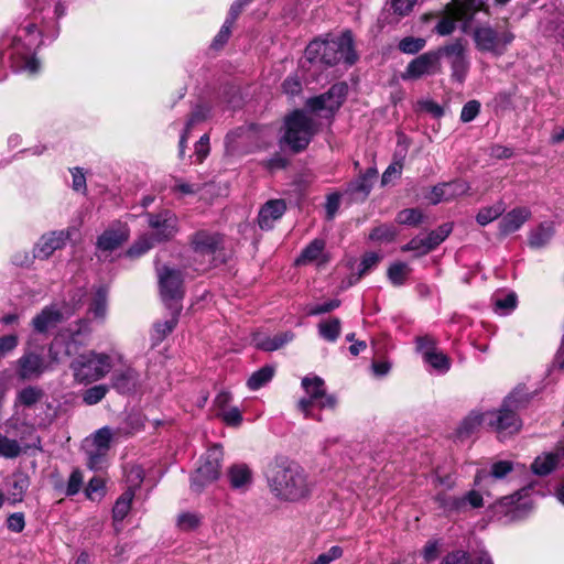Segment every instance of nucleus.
<instances>
[{"label": "nucleus", "mask_w": 564, "mask_h": 564, "mask_svg": "<svg viewBox=\"0 0 564 564\" xmlns=\"http://www.w3.org/2000/svg\"><path fill=\"white\" fill-rule=\"evenodd\" d=\"M25 2L31 13L18 28L12 40H3L2 46L7 52L1 55V61L7 56L15 72L33 75L40 69L35 51L46 40L53 41L57 37L58 20L64 15L65 8L59 0H25Z\"/></svg>", "instance_id": "nucleus-1"}, {"label": "nucleus", "mask_w": 564, "mask_h": 564, "mask_svg": "<svg viewBox=\"0 0 564 564\" xmlns=\"http://www.w3.org/2000/svg\"><path fill=\"white\" fill-rule=\"evenodd\" d=\"M272 495L282 501L297 502L307 498L312 482L305 470L295 463H275L267 471Z\"/></svg>", "instance_id": "nucleus-2"}, {"label": "nucleus", "mask_w": 564, "mask_h": 564, "mask_svg": "<svg viewBox=\"0 0 564 564\" xmlns=\"http://www.w3.org/2000/svg\"><path fill=\"white\" fill-rule=\"evenodd\" d=\"M306 58L312 63L333 66L340 62L352 65L357 61L354 40L350 31H345L338 37L314 40L305 50Z\"/></svg>", "instance_id": "nucleus-3"}, {"label": "nucleus", "mask_w": 564, "mask_h": 564, "mask_svg": "<svg viewBox=\"0 0 564 564\" xmlns=\"http://www.w3.org/2000/svg\"><path fill=\"white\" fill-rule=\"evenodd\" d=\"M121 356L117 352L106 354L89 350L79 355L72 364L70 369L75 381L78 383H91L105 378L120 361Z\"/></svg>", "instance_id": "nucleus-4"}, {"label": "nucleus", "mask_w": 564, "mask_h": 564, "mask_svg": "<svg viewBox=\"0 0 564 564\" xmlns=\"http://www.w3.org/2000/svg\"><path fill=\"white\" fill-rule=\"evenodd\" d=\"M474 13V0H453L442 11L423 14L422 20H435L434 31L445 36L452 34L456 25L466 32Z\"/></svg>", "instance_id": "nucleus-5"}, {"label": "nucleus", "mask_w": 564, "mask_h": 564, "mask_svg": "<svg viewBox=\"0 0 564 564\" xmlns=\"http://www.w3.org/2000/svg\"><path fill=\"white\" fill-rule=\"evenodd\" d=\"M302 387L305 395L297 402V410L305 419L319 421V415L314 413V409H334L336 399L326 393L325 384L322 378L317 376H307L302 379Z\"/></svg>", "instance_id": "nucleus-6"}, {"label": "nucleus", "mask_w": 564, "mask_h": 564, "mask_svg": "<svg viewBox=\"0 0 564 564\" xmlns=\"http://www.w3.org/2000/svg\"><path fill=\"white\" fill-rule=\"evenodd\" d=\"M59 340L55 339L48 349L50 361L41 354L33 350H25L15 361V372L21 380H35L43 373L53 369V365L59 362L57 348Z\"/></svg>", "instance_id": "nucleus-7"}, {"label": "nucleus", "mask_w": 564, "mask_h": 564, "mask_svg": "<svg viewBox=\"0 0 564 564\" xmlns=\"http://www.w3.org/2000/svg\"><path fill=\"white\" fill-rule=\"evenodd\" d=\"M283 141L295 152L305 149L316 132L313 119L302 110L285 118Z\"/></svg>", "instance_id": "nucleus-8"}, {"label": "nucleus", "mask_w": 564, "mask_h": 564, "mask_svg": "<svg viewBox=\"0 0 564 564\" xmlns=\"http://www.w3.org/2000/svg\"><path fill=\"white\" fill-rule=\"evenodd\" d=\"M473 39L478 51L501 56L514 40V35L507 26L481 25L474 30Z\"/></svg>", "instance_id": "nucleus-9"}, {"label": "nucleus", "mask_w": 564, "mask_h": 564, "mask_svg": "<svg viewBox=\"0 0 564 564\" xmlns=\"http://www.w3.org/2000/svg\"><path fill=\"white\" fill-rule=\"evenodd\" d=\"M518 400L513 395L507 397L498 410L487 411V426L505 437L514 434L521 429V421L517 414Z\"/></svg>", "instance_id": "nucleus-10"}, {"label": "nucleus", "mask_w": 564, "mask_h": 564, "mask_svg": "<svg viewBox=\"0 0 564 564\" xmlns=\"http://www.w3.org/2000/svg\"><path fill=\"white\" fill-rule=\"evenodd\" d=\"M159 290L162 301L169 308L180 306L184 296V279L180 270L163 265L156 269Z\"/></svg>", "instance_id": "nucleus-11"}, {"label": "nucleus", "mask_w": 564, "mask_h": 564, "mask_svg": "<svg viewBox=\"0 0 564 564\" xmlns=\"http://www.w3.org/2000/svg\"><path fill=\"white\" fill-rule=\"evenodd\" d=\"M221 458L223 451L219 445H214L206 452L192 476L191 487L194 491L200 492L206 486L218 479Z\"/></svg>", "instance_id": "nucleus-12"}, {"label": "nucleus", "mask_w": 564, "mask_h": 564, "mask_svg": "<svg viewBox=\"0 0 564 564\" xmlns=\"http://www.w3.org/2000/svg\"><path fill=\"white\" fill-rule=\"evenodd\" d=\"M111 440L112 432L109 427H101L91 437L85 440L84 448L90 469L98 470L105 466Z\"/></svg>", "instance_id": "nucleus-13"}, {"label": "nucleus", "mask_w": 564, "mask_h": 564, "mask_svg": "<svg viewBox=\"0 0 564 564\" xmlns=\"http://www.w3.org/2000/svg\"><path fill=\"white\" fill-rule=\"evenodd\" d=\"M441 47L429 51L412 59L402 74L404 80L419 79L441 72Z\"/></svg>", "instance_id": "nucleus-14"}, {"label": "nucleus", "mask_w": 564, "mask_h": 564, "mask_svg": "<svg viewBox=\"0 0 564 564\" xmlns=\"http://www.w3.org/2000/svg\"><path fill=\"white\" fill-rule=\"evenodd\" d=\"M347 90L348 87L345 83L335 84L327 93L308 99L306 106L314 112L323 113L324 116L333 115L344 102Z\"/></svg>", "instance_id": "nucleus-15"}, {"label": "nucleus", "mask_w": 564, "mask_h": 564, "mask_svg": "<svg viewBox=\"0 0 564 564\" xmlns=\"http://www.w3.org/2000/svg\"><path fill=\"white\" fill-rule=\"evenodd\" d=\"M447 57L451 68L452 77L463 83L469 69V61L466 56L465 45L460 40L441 47V58Z\"/></svg>", "instance_id": "nucleus-16"}, {"label": "nucleus", "mask_w": 564, "mask_h": 564, "mask_svg": "<svg viewBox=\"0 0 564 564\" xmlns=\"http://www.w3.org/2000/svg\"><path fill=\"white\" fill-rule=\"evenodd\" d=\"M416 343L424 362L434 371L437 373H446L451 369V359L435 347V341L432 337H420Z\"/></svg>", "instance_id": "nucleus-17"}, {"label": "nucleus", "mask_w": 564, "mask_h": 564, "mask_svg": "<svg viewBox=\"0 0 564 564\" xmlns=\"http://www.w3.org/2000/svg\"><path fill=\"white\" fill-rule=\"evenodd\" d=\"M148 223L158 242L171 239L177 232L178 219L171 210L148 214Z\"/></svg>", "instance_id": "nucleus-18"}, {"label": "nucleus", "mask_w": 564, "mask_h": 564, "mask_svg": "<svg viewBox=\"0 0 564 564\" xmlns=\"http://www.w3.org/2000/svg\"><path fill=\"white\" fill-rule=\"evenodd\" d=\"M75 231V228H67L43 235L34 247V257L47 259L55 250L63 248Z\"/></svg>", "instance_id": "nucleus-19"}, {"label": "nucleus", "mask_w": 564, "mask_h": 564, "mask_svg": "<svg viewBox=\"0 0 564 564\" xmlns=\"http://www.w3.org/2000/svg\"><path fill=\"white\" fill-rule=\"evenodd\" d=\"M435 500L446 511H463L470 508H480L484 505L482 495L478 490H470L462 497H449L443 494H438Z\"/></svg>", "instance_id": "nucleus-20"}, {"label": "nucleus", "mask_w": 564, "mask_h": 564, "mask_svg": "<svg viewBox=\"0 0 564 564\" xmlns=\"http://www.w3.org/2000/svg\"><path fill=\"white\" fill-rule=\"evenodd\" d=\"M451 231L452 226L449 224H444L425 237L413 238L405 246L404 250L417 251L421 254L427 253L443 242Z\"/></svg>", "instance_id": "nucleus-21"}, {"label": "nucleus", "mask_w": 564, "mask_h": 564, "mask_svg": "<svg viewBox=\"0 0 564 564\" xmlns=\"http://www.w3.org/2000/svg\"><path fill=\"white\" fill-rule=\"evenodd\" d=\"M221 245V237L208 230H198L191 238L193 251L202 257H213Z\"/></svg>", "instance_id": "nucleus-22"}, {"label": "nucleus", "mask_w": 564, "mask_h": 564, "mask_svg": "<svg viewBox=\"0 0 564 564\" xmlns=\"http://www.w3.org/2000/svg\"><path fill=\"white\" fill-rule=\"evenodd\" d=\"M129 237L127 225L117 223L110 226L98 238L97 248L101 252H110L121 246Z\"/></svg>", "instance_id": "nucleus-23"}, {"label": "nucleus", "mask_w": 564, "mask_h": 564, "mask_svg": "<svg viewBox=\"0 0 564 564\" xmlns=\"http://www.w3.org/2000/svg\"><path fill=\"white\" fill-rule=\"evenodd\" d=\"M329 261V256L325 251V241L323 239H314L307 245L296 258V265L314 264L322 267Z\"/></svg>", "instance_id": "nucleus-24"}, {"label": "nucleus", "mask_w": 564, "mask_h": 564, "mask_svg": "<svg viewBox=\"0 0 564 564\" xmlns=\"http://www.w3.org/2000/svg\"><path fill=\"white\" fill-rule=\"evenodd\" d=\"M532 216L530 208L516 207L505 214L499 221V232L502 236H508L518 231Z\"/></svg>", "instance_id": "nucleus-25"}, {"label": "nucleus", "mask_w": 564, "mask_h": 564, "mask_svg": "<svg viewBox=\"0 0 564 564\" xmlns=\"http://www.w3.org/2000/svg\"><path fill=\"white\" fill-rule=\"evenodd\" d=\"M564 463V446L554 452L543 453L531 465L532 471L538 476H545Z\"/></svg>", "instance_id": "nucleus-26"}, {"label": "nucleus", "mask_w": 564, "mask_h": 564, "mask_svg": "<svg viewBox=\"0 0 564 564\" xmlns=\"http://www.w3.org/2000/svg\"><path fill=\"white\" fill-rule=\"evenodd\" d=\"M513 469L509 460H499L492 464L490 471L481 470L475 477V485L480 489L492 486L496 480L505 478Z\"/></svg>", "instance_id": "nucleus-27"}, {"label": "nucleus", "mask_w": 564, "mask_h": 564, "mask_svg": "<svg viewBox=\"0 0 564 564\" xmlns=\"http://www.w3.org/2000/svg\"><path fill=\"white\" fill-rule=\"evenodd\" d=\"M286 209L282 199L267 202L259 212L258 223L261 229H271L274 221L280 219Z\"/></svg>", "instance_id": "nucleus-28"}, {"label": "nucleus", "mask_w": 564, "mask_h": 564, "mask_svg": "<svg viewBox=\"0 0 564 564\" xmlns=\"http://www.w3.org/2000/svg\"><path fill=\"white\" fill-rule=\"evenodd\" d=\"M63 318L64 313L55 305L46 306L32 319V326L36 332L45 333L56 327Z\"/></svg>", "instance_id": "nucleus-29"}, {"label": "nucleus", "mask_w": 564, "mask_h": 564, "mask_svg": "<svg viewBox=\"0 0 564 564\" xmlns=\"http://www.w3.org/2000/svg\"><path fill=\"white\" fill-rule=\"evenodd\" d=\"M555 234V225L553 221H543L535 228L531 229L528 236L529 246L533 249L545 247Z\"/></svg>", "instance_id": "nucleus-30"}, {"label": "nucleus", "mask_w": 564, "mask_h": 564, "mask_svg": "<svg viewBox=\"0 0 564 564\" xmlns=\"http://www.w3.org/2000/svg\"><path fill=\"white\" fill-rule=\"evenodd\" d=\"M481 426H487L486 412H470L459 424L457 429V436L460 440L471 436Z\"/></svg>", "instance_id": "nucleus-31"}, {"label": "nucleus", "mask_w": 564, "mask_h": 564, "mask_svg": "<svg viewBox=\"0 0 564 564\" xmlns=\"http://www.w3.org/2000/svg\"><path fill=\"white\" fill-rule=\"evenodd\" d=\"M228 478L231 488L246 491L252 482V473L245 464H236L230 467Z\"/></svg>", "instance_id": "nucleus-32"}, {"label": "nucleus", "mask_w": 564, "mask_h": 564, "mask_svg": "<svg viewBox=\"0 0 564 564\" xmlns=\"http://www.w3.org/2000/svg\"><path fill=\"white\" fill-rule=\"evenodd\" d=\"M492 303L497 314L508 315L516 310L518 296L514 292L496 293L492 297Z\"/></svg>", "instance_id": "nucleus-33"}, {"label": "nucleus", "mask_w": 564, "mask_h": 564, "mask_svg": "<svg viewBox=\"0 0 564 564\" xmlns=\"http://www.w3.org/2000/svg\"><path fill=\"white\" fill-rule=\"evenodd\" d=\"M135 382V372L130 367L116 371L112 377V387L119 392H128Z\"/></svg>", "instance_id": "nucleus-34"}, {"label": "nucleus", "mask_w": 564, "mask_h": 564, "mask_svg": "<svg viewBox=\"0 0 564 564\" xmlns=\"http://www.w3.org/2000/svg\"><path fill=\"white\" fill-rule=\"evenodd\" d=\"M251 132L245 128H238L229 132L226 137V150L230 154H235L240 151V148L245 145L249 139Z\"/></svg>", "instance_id": "nucleus-35"}, {"label": "nucleus", "mask_w": 564, "mask_h": 564, "mask_svg": "<svg viewBox=\"0 0 564 564\" xmlns=\"http://www.w3.org/2000/svg\"><path fill=\"white\" fill-rule=\"evenodd\" d=\"M134 497L132 488H128L116 501L112 509V516L115 521H121L128 514L131 508V503Z\"/></svg>", "instance_id": "nucleus-36"}, {"label": "nucleus", "mask_w": 564, "mask_h": 564, "mask_svg": "<svg viewBox=\"0 0 564 564\" xmlns=\"http://www.w3.org/2000/svg\"><path fill=\"white\" fill-rule=\"evenodd\" d=\"M293 338V333L285 332L274 335L273 337H265L260 339L257 341V346L263 350L273 351L290 343Z\"/></svg>", "instance_id": "nucleus-37"}, {"label": "nucleus", "mask_w": 564, "mask_h": 564, "mask_svg": "<svg viewBox=\"0 0 564 564\" xmlns=\"http://www.w3.org/2000/svg\"><path fill=\"white\" fill-rule=\"evenodd\" d=\"M505 209L503 202H497L492 206L482 207L478 212L476 220L480 226H486L502 216Z\"/></svg>", "instance_id": "nucleus-38"}, {"label": "nucleus", "mask_w": 564, "mask_h": 564, "mask_svg": "<svg viewBox=\"0 0 564 564\" xmlns=\"http://www.w3.org/2000/svg\"><path fill=\"white\" fill-rule=\"evenodd\" d=\"M274 367L264 366L261 369L254 371L247 381V386L250 390H258L267 384L274 376Z\"/></svg>", "instance_id": "nucleus-39"}, {"label": "nucleus", "mask_w": 564, "mask_h": 564, "mask_svg": "<svg viewBox=\"0 0 564 564\" xmlns=\"http://www.w3.org/2000/svg\"><path fill=\"white\" fill-rule=\"evenodd\" d=\"M170 310L172 311L171 317L164 322H159L154 325V336L158 340H162L167 334H170L175 328L178 322L181 306H175Z\"/></svg>", "instance_id": "nucleus-40"}, {"label": "nucleus", "mask_w": 564, "mask_h": 564, "mask_svg": "<svg viewBox=\"0 0 564 564\" xmlns=\"http://www.w3.org/2000/svg\"><path fill=\"white\" fill-rule=\"evenodd\" d=\"M107 311V291L104 288H99L93 299V302L89 306V313L94 315L95 318H104Z\"/></svg>", "instance_id": "nucleus-41"}, {"label": "nucleus", "mask_w": 564, "mask_h": 564, "mask_svg": "<svg viewBox=\"0 0 564 564\" xmlns=\"http://www.w3.org/2000/svg\"><path fill=\"white\" fill-rule=\"evenodd\" d=\"M529 491L530 488H523L512 496L502 498V503L514 506V510L517 511L521 509H530L532 508V501L531 499H528Z\"/></svg>", "instance_id": "nucleus-42"}, {"label": "nucleus", "mask_w": 564, "mask_h": 564, "mask_svg": "<svg viewBox=\"0 0 564 564\" xmlns=\"http://www.w3.org/2000/svg\"><path fill=\"white\" fill-rule=\"evenodd\" d=\"M319 335L328 340L335 341L340 333V321L336 317L321 322L318 325Z\"/></svg>", "instance_id": "nucleus-43"}, {"label": "nucleus", "mask_w": 564, "mask_h": 564, "mask_svg": "<svg viewBox=\"0 0 564 564\" xmlns=\"http://www.w3.org/2000/svg\"><path fill=\"white\" fill-rule=\"evenodd\" d=\"M154 236H141L128 250V256L131 258L140 257L149 251L154 245Z\"/></svg>", "instance_id": "nucleus-44"}, {"label": "nucleus", "mask_w": 564, "mask_h": 564, "mask_svg": "<svg viewBox=\"0 0 564 564\" xmlns=\"http://www.w3.org/2000/svg\"><path fill=\"white\" fill-rule=\"evenodd\" d=\"M426 45L423 37L406 36L399 42V50L404 54H416Z\"/></svg>", "instance_id": "nucleus-45"}, {"label": "nucleus", "mask_w": 564, "mask_h": 564, "mask_svg": "<svg viewBox=\"0 0 564 564\" xmlns=\"http://www.w3.org/2000/svg\"><path fill=\"white\" fill-rule=\"evenodd\" d=\"M397 236V230L392 225H380L376 227L369 235L372 241L390 242Z\"/></svg>", "instance_id": "nucleus-46"}, {"label": "nucleus", "mask_w": 564, "mask_h": 564, "mask_svg": "<svg viewBox=\"0 0 564 564\" xmlns=\"http://www.w3.org/2000/svg\"><path fill=\"white\" fill-rule=\"evenodd\" d=\"M376 176V171L368 170V172L361 176L359 180H357L355 183H352L349 186V191L352 194L361 193L364 196L368 195L372 185V180Z\"/></svg>", "instance_id": "nucleus-47"}, {"label": "nucleus", "mask_w": 564, "mask_h": 564, "mask_svg": "<svg viewBox=\"0 0 564 564\" xmlns=\"http://www.w3.org/2000/svg\"><path fill=\"white\" fill-rule=\"evenodd\" d=\"M445 196L448 200L455 199L459 196H463L468 193L470 186L465 181H453L448 183H444Z\"/></svg>", "instance_id": "nucleus-48"}, {"label": "nucleus", "mask_w": 564, "mask_h": 564, "mask_svg": "<svg viewBox=\"0 0 564 564\" xmlns=\"http://www.w3.org/2000/svg\"><path fill=\"white\" fill-rule=\"evenodd\" d=\"M409 274V267L403 262L393 263L388 270L389 280L393 285H402Z\"/></svg>", "instance_id": "nucleus-49"}, {"label": "nucleus", "mask_w": 564, "mask_h": 564, "mask_svg": "<svg viewBox=\"0 0 564 564\" xmlns=\"http://www.w3.org/2000/svg\"><path fill=\"white\" fill-rule=\"evenodd\" d=\"M86 497L91 500H100L105 495V481L100 477H93L86 489H85Z\"/></svg>", "instance_id": "nucleus-50"}, {"label": "nucleus", "mask_w": 564, "mask_h": 564, "mask_svg": "<svg viewBox=\"0 0 564 564\" xmlns=\"http://www.w3.org/2000/svg\"><path fill=\"white\" fill-rule=\"evenodd\" d=\"M417 0H389L392 13L401 19L409 15L416 4Z\"/></svg>", "instance_id": "nucleus-51"}, {"label": "nucleus", "mask_w": 564, "mask_h": 564, "mask_svg": "<svg viewBox=\"0 0 564 564\" xmlns=\"http://www.w3.org/2000/svg\"><path fill=\"white\" fill-rule=\"evenodd\" d=\"M207 117V113L204 111V109L202 108H198L196 109L191 118L188 119L187 123H186V128H185V131L184 133L181 135V140H180V155H183L184 154V149H185V142H186V139H187V133L189 132L191 128L195 124V123H198L203 120H205Z\"/></svg>", "instance_id": "nucleus-52"}, {"label": "nucleus", "mask_w": 564, "mask_h": 564, "mask_svg": "<svg viewBox=\"0 0 564 564\" xmlns=\"http://www.w3.org/2000/svg\"><path fill=\"white\" fill-rule=\"evenodd\" d=\"M108 392V387L105 384L94 386L87 389L83 394V400L86 404L93 405L100 402Z\"/></svg>", "instance_id": "nucleus-53"}, {"label": "nucleus", "mask_w": 564, "mask_h": 564, "mask_svg": "<svg viewBox=\"0 0 564 564\" xmlns=\"http://www.w3.org/2000/svg\"><path fill=\"white\" fill-rule=\"evenodd\" d=\"M42 398V391L36 387H26L18 393V401L26 406L35 404Z\"/></svg>", "instance_id": "nucleus-54"}, {"label": "nucleus", "mask_w": 564, "mask_h": 564, "mask_svg": "<svg viewBox=\"0 0 564 564\" xmlns=\"http://www.w3.org/2000/svg\"><path fill=\"white\" fill-rule=\"evenodd\" d=\"M29 487V480L26 477L20 475L17 476L13 480L12 490L10 491L9 499L15 503L22 501L23 495Z\"/></svg>", "instance_id": "nucleus-55"}, {"label": "nucleus", "mask_w": 564, "mask_h": 564, "mask_svg": "<svg viewBox=\"0 0 564 564\" xmlns=\"http://www.w3.org/2000/svg\"><path fill=\"white\" fill-rule=\"evenodd\" d=\"M423 215L416 208L401 210L397 215V221L402 225L415 226L422 221Z\"/></svg>", "instance_id": "nucleus-56"}, {"label": "nucleus", "mask_w": 564, "mask_h": 564, "mask_svg": "<svg viewBox=\"0 0 564 564\" xmlns=\"http://www.w3.org/2000/svg\"><path fill=\"white\" fill-rule=\"evenodd\" d=\"M344 554V551L340 546L334 545L329 547L327 551L321 553L314 561L310 564H332L334 561L340 558Z\"/></svg>", "instance_id": "nucleus-57"}, {"label": "nucleus", "mask_w": 564, "mask_h": 564, "mask_svg": "<svg viewBox=\"0 0 564 564\" xmlns=\"http://www.w3.org/2000/svg\"><path fill=\"white\" fill-rule=\"evenodd\" d=\"M20 454V445L17 441L0 435V455L7 458L17 457Z\"/></svg>", "instance_id": "nucleus-58"}, {"label": "nucleus", "mask_w": 564, "mask_h": 564, "mask_svg": "<svg viewBox=\"0 0 564 564\" xmlns=\"http://www.w3.org/2000/svg\"><path fill=\"white\" fill-rule=\"evenodd\" d=\"M19 345V337L14 334L0 336V359L6 358Z\"/></svg>", "instance_id": "nucleus-59"}, {"label": "nucleus", "mask_w": 564, "mask_h": 564, "mask_svg": "<svg viewBox=\"0 0 564 564\" xmlns=\"http://www.w3.org/2000/svg\"><path fill=\"white\" fill-rule=\"evenodd\" d=\"M200 186L198 184L188 183L182 178H175L172 191L180 194L181 196L194 195L198 193Z\"/></svg>", "instance_id": "nucleus-60"}, {"label": "nucleus", "mask_w": 564, "mask_h": 564, "mask_svg": "<svg viewBox=\"0 0 564 564\" xmlns=\"http://www.w3.org/2000/svg\"><path fill=\"white\" fill-rule=\"evenodd\" d=\"M200 523V518L196 513L185 512L178 516L177 525L185 531L197 528Z\"/></svg>", "instance_id": "nucleus-61"}, {"label": "nucleus", "mask_w": 564, "mask_h": 564, "mask_svg": "<svg viewBox=\"0 0 564 564\" xmlns=\"http://www.w3.org/2000/svg\"><path fill=\"white\" fill-rule=\"evenodd\" d=\"M218 415L223 419V421L226 424L231 426H237L242 421L241 412L236 406L223 410L221 412H218Z\"/></svg>", "instance_id": "nucleus-62"}, {"label": "nucleus", "mask_w": 564, "mask_h": 564, "mask_svg": "<svg viewBox=\"0 0 564 564\" xmlns=\"http://www.w3.org/2000/svg\"><path fill=\"white\" fill-rule=\"evenodd\" d=\"M340 302L338 300H330L327 302H324L322 304H312L307 306V314L308 315H319L327 312H330L339 306Z\"/></svg>", "instance_id": "nucleus-63"}, {"label": "nucleus", "mask_w": 564, "mask_h": 564, "mask_svg": "<svg viewBox=\"0 0 564 564\" xmlns=\"http://www.w3.org/2000/svg\"><path fill=\"white\" fill-rule=\"evenodd\" d=\"M441 564H471L470 554L464 551H455L447 554Z\"/></svg>", "instance_id": "nucleus-64"}]
</instances>
